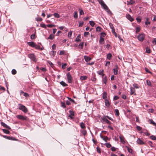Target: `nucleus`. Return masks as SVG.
<instances>
[{
    "label": "nucleus",
    "instance_id": "c9c22d12",
    "mask_svg": "<svg viewBox=\"0 0 156 156\" xmlns=\"http://www.w3.org/2000/svg\"><path fill=\"white\" fill-rule=\"evenodd\" d=\"M146 52L147 53H151V50L148 47L146 48Z\"/></svg>",
    "mask_w": 156,
    "mask_h": 156
},
{
    "label": "nucleus",
    "instance_id": "423d86ee",
    "mask_svg": "<svg viewBox=\"0 0 156 156\" xmlns=\"http://www.w3.org/2000/svg\"><path fill=\"white\" fill-rule=\"evenodd\" d=\"M136 142L140 144H145V143L141 139L138 138L136 141Z\"/></svg>",
    "mask_w": 156,
    "mask_h": 156
},
{
    "label": "nucleus",
    "instance_id": "f257e3e1",
    "mask_svg": "<svg viewBox=\"0 0 156 156\" xmlns=\"http://www.w3.org/2000/svg\"><path fill=\"white\" fill-rule=\"evenodd\" d=\"M18 108L25 113H27L28 112V109L24 105L21 104H18Z\"/></svg>",
    "mask_w": 156,
    "mask_h": 156
},
{
    "label": "nucleus",
    "instance_id": "8fccbe9b",
    "mask_svg": "<svg viewBox=\"0 0 156 156\" xmlns=\"http://www.w3.org/2000/svg\"><path fill=\"white\" fill-rule=\"evenodd\" d=\"M140 30V28L139 27H137L136 28V33L139 32Z\"/></svg>",
    "mask_w": 156,
    "mask_h": 156
},
{
    "label": "nucleus",
    "instance_id": "39448f33",
    "mask_svg": "<svg viewBox=\"0 0 156 156\" xmlns=\"http://www.w3.org/2000/svg\"><path fill=\"white\" fill-rule=\"evenodd\" d=\"M144 37L145 36L144 34H140L138 36V38L140 41H142L144 39Z\"/></svg>",
    "mask_w": 156,
    "mask_h": 156
},
{
    "label": "nucleus",
    "instance_id": "58836bf2",
    "mask_svg": "<svg viewBox=\"0 0 156 156\" xmlns=\"http://www.w3.org/2000/svg\"><path fill=\"white\" fill-rule=\"evenodd\" d=\"M150 138L153 140H156V136L154 135H151L150 136Z\"/></svg>",
    "mask_w": 156,
    "mask_h": 156
},
{
    "label": "nucleus",
    "instance_id": "e2e57ef3",
    "mask_svg": "<svg viewBox=\"0 0 156 156\" xmlns=\"http://www.w3.org/2000/svg\"><path fill=\"white\" fill-rule=\"evenodd\" d=\"M136 129H137L138 130H141V129H142V127L140 126H136Z\"/></svg>",
    "mask_w": 156,
    "mask_h": 156
},
{
    "label": "nucleus",
    "instance_id": "a878e982",
    "mask_svg": "<svg viewBox=\"0 0 156 156\" xmlns=\"http://www.w3.org/2000/svg\"><path fill=\"white\" fill-rule=\"evenodd\" d=\"M115 115L116 116H118L119 115V112L118 110L117 109H115Z\"/></svg>",
    "mask_w": 156,
    "mask_h": 156
},
{
    "label": "nucleus",
    "instance_id": "7c9ffc66",
    "mask_svg": "<svg viewBox=\"0 0 156 156\" xmlns=\"http://www.w3.org/2000/svg\"><path fill=\"white\" fill-rule=\"evenodd\" d=\"M97 73L100 75H101V74H103V73H104V70L103 69L100 70L98 71Z\"/></svg>",
    "mask_w": 156,
    "mask_h": 156
},
{
    "label": "nucleus",
    "instance_id": "a211bd4d",
    "mask_svg": "<svg viewBox=\"0 0 156 156\" xmlns=\"http://www.w3.org/2000/svg\"><path fill=\"white\" fill-rule=\"evenodd\" d=\"M102 81L105 84H106L107 81V78L106 76H105L103 78Z\"/></svg>",
    "mask_w": 156,
    "mask_h": 156
},
{
    "label": "nucleus",
    "instance_id": "0e129e2a",
    "mask_svg": "<svg viewBox=\"0 0 156 156\" xmlns=\"http://www.w3.org/2000/svg\"><path fill=\"white\" fill-rule=\"evenodd\" d=\"M34 47H35L36 49H40V47L39 45H37L36 44L35 45V46Z\"/></svg>",
    "mask_w": 156,
    "mask_h": 156
},
{
    "label": "nucleus",
    "instance_id": "49530a36",
    "mask_svg": "<svg viewBox=\"0 0 156 156\" xmlns=\"http://www.w3.org/2000/svg\"><path fill=\"white\" fill-rule=\"evenodd\" d=\"M16 71L15 69H13L12 70V74L15 75L16 74Z\"/></svg>",
    "mask_w": 156,
    "mask_h": 156
},
{
    "label": "nucleus",
    "instance_id": "a18cd8bd",
    "mask_svg": "<svg viewBox=\"0 0 156 156\" xmlns=\"http://www.w3.org/2000/svg\"><path fill=\"white\" fill-rule=\"evenodd\" d=\"M74 17L75 18H77L78 17V14L77 12H75L74 14Z\"/></svg>",
    "mask_w": 156,
    "mask_h": 156
},
{
    "label": "nucleus",
    "instance_id": "680f3d73",
    "mask_svg": "<svg viewBox=\"0 0 156 156\" xmlns=\"http://www.w3.org/2000/svg\"><path fill=\"white\" fill-rule=\"evenodd\" d=\"M136 20L138 23H140L141 21V19L139 17L136 18Z\"/></svg>",
    "mask_w": 156,
    "mask_h": 156
},
{
    "label": "nucleus",
    "instance_id": "a19ab883",
    "mask_svg": "<svg viewBox=\"0 0 156 156\" xmlns=\"http://www.w3.org/2000/svg\"><path fill=\"white\" fill-rule=\"evenodd\" d=\"M81 133L83 135H85L87 133V132L86 130L83 129L81 131Z\"/></svg>",
    "mask_w": 156,
    "mask_h": 156
},
{
    "label": "nucleus",
    "instance_id": "7ed1b4c3",
    "mask_svg": "<svg viewBox=\"0 0 156 156\" xmlns=\"http://www.w3.org/2000/svg\"><path fill=\"white\" fill-rule=\"evenodd\" d=\"M66 76H67V80L68 83H72L73 78L69 73H68Z\"/></svg>",
    "mask_w": 156,
    "mask_h": 156
},
{
    "label": "nucleus",
    "instance_id": "4c0bfd02",
    "mask_svg": "<svg viewBox=\"0 0 156 156\" xmlns=\"http://www.w3.org/2000/svg\"><path fill=\"white\" fill-rule=\"evenodd\" d=\"M146 83L147 84V85L150 86H151V83L150 81L149 80H146Z\"/></svg>",
    "mask_w": 156,
    "mask_h": 156
},
{
    "label": "nucleus",
    "instance_id": "412c9836",
    "mask_svg": "<svg viewBox=\"0 0 156 156\" xmlns=\"http://www.w3.org/2000/svg\"><path fill=\"white\" fill-rule=\"evenodd\" d=\"M112 55L110 53H108L107 55V58L109 60H110L112 59Z\"/></svg>",
    "mask_w": 156,
    "mask_h": 156
},
{
    "label": "nucleus",
    "instance_id": "774afa93",
    "mask_svg": "<svg viewBox=\"0 0 156 156\" xmlns=\"http://www.w3.org/2000/svg\"><path fill=\"white\" fill-rule=\"evenodd\" d=\"M111 150L112 151H115L116 150V148L114 147H112Z\"/></svg>",
    "mask_w": 156,
    "mask_h": 156
},
{
    "label": "nucleus",
    "instance_id": "b1692460",
    "mask_svg": "<svg viewBox=\"0 0 156 156\" xmlns=\"http://www.w3.org/2000/svg\"><path fill=\"white\" fill-rule=\"evenodd\" d=\"M80 126L82 129H84L85 128V124L83 122H82L80 123Z\"/></svg>",
    "mask_w": 156,
    "mask_h": 156
},
{
    "label": "nucleus",
    "instance_id": "37998d69",
    "mask_svg": "<svg viewBox=\"0 0 156 156\" xmlns=\"http://www.w3.org/2000/svg\"><path fill=\"white\" fill-rule=\"evenodd\" d=\"M105 145L106 147L108 148H109L111 146V144L109 143H106L105 144Z\"/></svg>",
    "mask_w": 156,
    "mask_h": 156
},
{
    "label": "nucleus",
    "instance_id": "72a5a7b5",
    "mask_svg": "<svg viewBox=\"0 0 156 156\" xmlns=\"http://www.w3.org/2000/svg\"><path fill=\"white\" fill-rule=\"evenodd\" d=\"M101 5H103L105 3L103 0H97Z\"/></svg>",
    "mask_w": 156,
    "mask_h": 156
},
{
    "label": "nucleus",
    "instance_id": "c756f323",
    "mask_svg": "<svg viewBox=\"0 0 156 156\" xmlns=\"http://www.w3.org/2000/svg\"><path fill=\"white\" fill-rule=\"evenodd\" d=\"M89 23H90V25H91V26L92 27H94V26L95 25V23H94V22L93 21H90L89 22Z\"/></svg>",
    "mask_w": 156,
    "mask_h": 156
},
{
    "label": "nucleus",
    "instance_id": "f03ea898",
    "mask_svg": "<svg viewBox=\"0 0 156 156\" xmlns=\"http://www.w3.org/2000/svg\"><path fill=\"white\" fill-rule=\"evenodd\" d=\"M28 56L34 62H36L37 60H36L34 54H29L28 55Z\"/></svg>",
    "mask_w": 156,
    "mask_h": 156
},
{
    "label": "nucleus",
    "instance_id": "cd10ccee",
    "mask_svg": "<svg viewBox=\"0 0 156 156\" xmlns=\"http://www.w3.org/2000/svg\"><path fill=\"white\" fill-rule=\"evenodd\" d=\"M54 38V36L52 34H51L49 37H48V39L53 40Z\"/></svg>",
    "mask_w": 156,
    "mask_h": 156
},
{
    "label": "nucleus",
    "instance_id": "2f4dec72",
    "mask_svg": "<svg viewBox=\"0 0 156 156\" xmlns=\"http://www.w3.org/2000/svg\"><path fill=\"white\" fill-rule=\"evenodd\" d=\"M102 7L105 10L107 9L108 7L107 5L104 3L103 5H101Z\"/></svg>",
    "mask_w": 156,
    "mask_h": 156
},
{
    "label": "nucleus",
    "instance_id": "9d476101",
    "mask_svg": "<svg viewBox=\"0 0 156 156\" xmlns=\"http://www.w3.org/2000/svg\"><path fill=\"white\" fill-rule=\"evenodd\" d=\"M1 125L3 126L4 127L7 128L9 129H11L5 123L3 122H1Z\"/></svg>",
    "mask_w": 156,
    "mask_h": 156
},
{
    "label": "nucleus",
    "instance_id": "9b49d317",
    "mask_svg": "<svg viewBox=\"0 0 156 156\" xmlns=\"http://www.w3.org/2000/svg\"><path fill=\"white\" fill-rule=\"evenodd\" d=\"M101 137L103 139V140H105L106 142H107V141L108 140H109L110 139H108V138L106 136H102L100 135Z\"/></svg>",
    "mask_w": 156,
    "mask_h": 156
},
{
    "label": "nucleus",
    "instance_id": "1a4fd4ad",
    "mask_svg": "<svg viewBox=\"0 0 156 156\" xmlns=\"http://www.w3.org/2000/svg\"><path fill=\"white\" fill-rule=\"evenodd\" d=\"M130 94H134L135 95H136V94L135 93V89L133 87H131L130 88Z\"/></svg>",
    "mask_w": 156,
    "mask_h": 156
},
{
    "label": "nucleus",
    "instance_id": "0eeeda50",
    "mask_svg": "<svg viewBox=\"0 0 156 156\" xmlns=\"http://www.w3.org/2000/svg\"><path fill=\"white\" fill-rule=\"evenodd\" d=\"M126 18L129 20L130 21L132 22L134 20L131 17V16L128 13L126 14Z\"/></svg>",
    "mask_w": 156,
    "mask_h": 156
},
{
    "label": "nucleus",
    "instance_id": "20e7f679",
    "mask_svg": "<svg viewBox=\"0 0 156 156\" xmlns=\"http://www.w3.org/2000/svg\"><path fill=\"white\" fill-rule=\"evenodd\" d=\"M106 118H101V122L103 123H106L109 125L111 124V122L108 121Z\"/></svg>",
    "mask_w": 156,
    "mask_h": 156
},
{
    "label": "nucleus",
    "instance_id": "6ab92c4d",
    "mask_svg": "<svg viewBox=\"0 0 156 156\" xmlns=\"http://www.w3.org/2000/svg\"><path fill=\"white\" fill-rule=\"evenodd\" d=\"M103 98L105 100V99H107L106 98H107V94L106 92H104L103 96H102Z\"/></svg>",
    "mask_w": 156,
    "mask_h": 156
},
{
    "label": "nucleus",
    "instance_id": "603ef678",
    "mask_svg": "<svg viewBox=\"0 0 156 156\" xmlns=\"http://www.w3.org/2000/svg\"><path fill=\"white\" fill-rule=\"evenodd\" d=\"M67 98H68V99L70 101H71L74 103H75V101L74 100L71 99V98H70L68 97H67Z\"/></svg>",
    "mask_w": 156,
    "mask_h": 156
},
{
    "label": "nucleus",
    "instance_id": "864d4df0",
    "mask_svg": "<svg viewBox=\"0 0 156 156\" xmlns=\"http://www.w3.org/2000/svg\"><path fill=\"white\" fill-rule=\"evenodd\" d=\"M36 37V36H35V34H32L31 35L30 38L31 39H33L35 38V37Z\"/></svg>",
    "mask_w": 156,
    "mask_h": 156
},
{
    "label": "nucleus",
    "instance_id": "6e6552de",
    "mask_svg": "<svg viewBox=\"0 0 156 156\" xmlns=\"http://www.w3.org/2000/svg\"><path fill=\"white\" fill-rule=\"evenodd\" d=\"M119 138L120 139L121 142L123 144H125V140L124 136H120L119 137Z\"/></svg>",
    "mask_w": 156,
    "mask_h": 156
},
{
    "label": "nucleus",
    "instance_id": "ddd939ff",
    "mask_svg": "<svg viewBox=\"0 0 156 156\" xmlns=\"http://www.w3.org/2000/svg\"><path fill=\"white\" fill-rule=\"evenodd\" d=\"M105 105L108 107H110V103L108 99H105Z\"/></svg>",
    "mask_w": 156,
    "mask_h": 156
},
{
    "label": "nucleus",
    "instance_id": "79ce46f5",
    "mask_svg": "<svg viewBox=\"0 0 156 156\" xmlns=\"http://www.w3.org/2000/svg\"><path fill=\"white\" fill-rule=\"evenodd\" d=\"M54 15L55 17L57 18H59L60 17L59 15L57 13H54Z\"/></svg>",
    "mask_w": 156,
    "mask_h": 156
},
{
    "label": "nucleus",
    "instance_id": "2eb2a0df",
    "mask_svg": "<svg viewBox=\"0 0 156 156\" xmlns=\"http://www.w3.org/2000/svg\"><path fill=\"white\" fill-rule=\"evenodd\" d=\"M27 43L30 46L32 47H34L35 44V43L33 42H28Z\"/></svg>",
    "mask_w": 156,
    "mask_h": 156
},
{
    "label": "nucleus",
    "instance_id": "5701e85b",
    "mask_svg": "<svg viewBox=\"0 0 156 156\" xmlns=\"http://www.w3.org/2000/svg\"><path fill=\"white\" fill-rule=\"evenodd\" d=\"M87 77L86 76H81L80 77V79L81 80H87Z\"/></svg>",
    "mask_w": 156,
    "mask_h": 156
},
{
    "label": "nucleus",
    "instance_id": "5fc2aeb1",
    "mask_svg": "<svg viewBox=\"0 0 156 156\" xmlns=\"http://www.w3.org/2000/svg\"><path fill=\"white\" fill-rule=\"evenodd\" d=\"M36 20L37 21H41L42 20V19L41 17H38L36 18Z\"/></svg>",
    "mask_w": 156,
    "mask_h": 156
},
{
    "label": "nucleus",
    "instance_id": "bb28decb",
    "mask_svg": "<svg viewBox=\"0 0 156 156\" xmlns=\"http://www.w3.org/2000/svg\"><path fill=\"white\" fill-rule=\"evenodd\" d=\"M3 131L5 133L7 134H9L10 133L9 131L6 129H2Z\"/></svg>",
    "mask_w": 156,
    "mask_h": 156
},
{
    "label": "nucleus",
    "instance_id": "69168bd1",
    "mask_svg": "<svg viewBox=\"0 0 156 156\" xmlns=\"http://www.w3.org/2000/svg\"><path fill=\"white\" fill-rule=\"evenodd\" d=\"M106 35V34L104 33V32H102L101 33V36L102 37H105V36Z\"/></svg>",
    "mask_w": 156,
    "mask_h": 156
},
{
    "label": "nucleus",
    "instance_id": "f8f14e48",
    "mask_svg": "<svg viewBox=\"0 0 156 156\" xmlns=\"http://www.w3.org/2000/svg\"><path fill=\"white\" fill-rule=\"evenodd\" d=\"M84 59L86 62H88L91 59V58L87 56H84Z\"/></svg>",
    "mask_w": 156,
    "mask_h": 156
},
{
    "label": "nucleus",
    "instance_id": "338daca9",
    "mask_svg": "<svg viewBox=\"0 0 156 156\" xmlns=\"http://www.w3.org/2000/svg\"><path fill=\"white\" fill-rule=\"evenodd\" d=\"M83 22H80L79 23V27H81L83 25Z\"/></svg>",
    "mask_w": 156,
    "mask_h": 156
},
{
    "label": "nucleus",
    "instance_id": "c03bdc74",
    "mask_svg": "<svg viewBox=\"0 0 156 156\" xmlns=\"http://www.w3.org/2000/svg\"><path fill=\"white\" fill-rule=\"evenodd\" d=\"M61 106L63 108H66V106L65 102H62L61 103Z\"/></svg>",
    "mask_w": 156,
    "mask_h": 156
},
{
    "label": "nucleus",
    "instance_id": "473e14b6",
    "mask_svg": "<svg viewBox=\"0 0 156 156\" xmlns=\"http://www.w3.org/2000/svg\"><path fill=\"white\" fill-rule=\"evenodd\" d=\"M133 86L134 87V88L138 89L139 88V87L138 84H136V83H134L133 85Z\"/></svg>",
    "mask_w": 156,
    "mask_h": 156
},
{
    "label": "nucleus",
    "instance_id": "aec40b11",
    "mask_svg": "<svg viewBox=\"0 0 156 156\" xmlns=\"http://www.w3.org/2000/svg\"><path fill=\"white\" fill-rule=\"evenodd\" d=\"M80 34H79L76 39L75 41L77 42H79L80 41Z\"/></svg>",
    "mask_w": 156,
    "mask_h": 156
},
{
    "label": "nucleus",
    "instance_id": "ea45409f",
    "mask_svg": "<svg viewBox=\"0 0 156 156\" xmlns=\"http://www.w3.org/2000/svg\"><path fill=\"white\" fill-rule=\"evenodd\" d=\"M72 31H69L68 34V37L69 38H71V37L72 36Z\"/></svg>",
    "mask_w": 156,
    "mask_h": 156
},
{
    "label": "nucleus",
    "instance_id": "f3484780",
    "mask_svg": "<svg viewBox=\"0 0 156 156\" xmlns=\"http://www.w3.org/2000/svg\"><path fill=\"white\" fill-rule=\"evenodd\" d=\"M60 83L61 85L64 87H66L68 86V84L66 83L63 81H62L60 82Z\"/></svg>",
    "mask_w": 156,
    "mask_h": 156
},
{
    "label": "nucleus",
    "instance_id": "bf43d9fd",
    "mask_svg": "<svg viewBox=\"0 0 156 156\" xmlns=\"http://www.w3.org/2000/svg\"><path fill=\"white\" fill-rule=\"evenodd\" d=\"M40 26L43 28H45L46 27V26L44 24H41Z\"/></svg>",
    "mask_w": 156,
    "mask_h": 156
},
{
    "label": "nucleus",
    "instance_id": "dca6fc26",
    "mask_svg": "<svg viewBox=\"0 0 156 156\" xmlns=\"http://www.w3.org/2000/svg\"><path fill=\"white\" fill-rule=\"evenodd\" d=\"M118 66H116L115 68L113 69V73L115 75H117L118 73Z\"/></svg>",
    "mask_w": 156,
    "mask_h": 156
},
{
    "label": "nucleus",
    "instance_id": "4468645a",
    "mask_svg": "<svg viewBox=\"0 0 156 156\" xmlns=\"http://www.w3.org/2000/svg\"><path fill=\"white\" fill-rule=\"evenodd\" d=\"M99 43L101 44H103L104 43V39L101 36L100 37Z\"/></svg>",
    "mask_w": 156,
    "mask_h": 156
},
{
    "label": "nucleus",
    "instance_id": "13d9d810",
    "mask_svg": "<svg viewBox=\"0 0 156 156\" xmlns=\"http://www.w3.org/2000/svg\"><path fill=\"white\" fill-rule=\"evenodd\" d=\"M135 3L134 1H130V2H128V4H130V5H132L134 4Z\"/></svg>",
    "mask_w": 156,
    "mask_h": 156
},
{
    "label": "nucleus",
    "instance_id": "e433bc0d",
    "mask_svg": "<svg viewBox=\"0 0 156 156\" xmlns=\"http://www.w3.org/2000/svg\"><path fill=\"white\" fill-rule=\"evenodd\" d=\"M84 43L83 42L81 43L79 45V48H80L81 49L83 48Z\"/></svg>",
    "mask_w": 156,
    "mask_h": 156
},
{
    "label": "nucleus",
    "instance_id": "de8ad7c7",
    "mask_svg": "<svg viewBox=\"0 0 156 156\" xmlns=\"http://www.w3.org/2000/svg\"><path fill=\"white\" fill-rule=\"evenodd\" d=\"M67 66V64L66 63H64L63 64L62 66V68L65 69L66 68Z\"/></svg>",
    "mask_w": 156,
    "mask_h": 156
},
{
    "label": "nucleus",
    "instance_id": "4be33fe9",
    "mask_svg": "<svg viewBox=\"0 0 156 156\" xmlns=\"http://www.w3.org/2000/svg\"><path fill=\"white\" fill-rule=\"evenodd\" d=\"M69 112L70 115L68 116V117H72L71 116H73L74 115V112L72 110L70 111Z\"/></svg>",
    "mask_w": 156,
    "mask_h": 156
},
{
    "label": "nucleus",
    "instance_id": "f704fd0d",
    "mask_svg": "<svg viewBox=\"0 0 156 156\" xmlns=\"http://www.w3.org/2000/svg\"><path fill=\"white\" fill-rule=\"evenodd\" d=\"M79 10L80 11V15H83L84 14V12L82 9H79Z\"/></svg>",
    "mask_w": 156,
    "mask_h": 156
},
{
    "label": "nucleus",
    "instance_id": "4d7b16f0",
    "mask_svg": "<svg viewBox=\"0 0 156 156\" xmlns=\"http://www.w3.org/2000/svg\"><path fill=\"white\" fill-rule=\"evenodd\" d=\"M97 151L99 153H101V149L100 147H97Z\"/></svg>",
    "mask_w": 156,
    "mask_h": 156
},
{
    "label": "nucleus",
    "instance_id": "09e8293b",
    "mask_svg": "<svg viewBox=\"0 0 156 156\" xmlns=\"http://www.w3.org/2000/svg\"><path fill=\"white\" fill-rule=\"evenodd\" d=\"M101 29V28L100 27L98 26L96 27V30L98 31H100Z\"/></svg>",
    "mask_w": 156,
    "mask_h": 156
},
{
    "label": "nucleus",
    "instance_id": "c85d7f7f",
    "mask_svg": "<svg viewBox=\"0 0 156 156\" xmlns=\"http://www.w3.org/2000/svg\"><path fill=\"white\" fill-rule=\"evenodd\" d=\"M149 121H150V123L154 126H156V123L155 122H154L153 120L152 119H150L149 120Z\"/></svg>",
    "mask_w": 156,
    "mask_h": 156
},
{
    "label": "nucleus",
    "instance_id": "6e6d98bb",
    "mask_svg": "<svg viewBox=\"0 0 156 156\" xmlns=\"http://www.w3.org/2000/svg\"><path fill=\"white\" fill-rule=\"evenodd\" d=\"M89 34V33L88 32H85L84 34V36L85 37H87V36Z\"/></svg>",
    "mask_w": 156,
    "mask_h": 156
},
{
    "label": "nucleus",
    "instance_id": "393cba45",
    "mask_svg": "<svg viewBox=\"0 0 156 156\" xmlns=\"http://www.w3.org/2000/svg\"><path fill=\"white\" fill-rule=\"evenodd\" d=\"M126 147L129 152L130 153H132L133 150L132 149H131L128 146H126Z\"/></svg>",
    "mask_w": 156,
    "mask_h": 156
},
{
    "label": "nucleus",
    "instance_id": "3c124183",
    "mask_svg": "<svg viewBox=\"0 0 156 156\" xmlns=\"http://www.w3.org/2000/svg\"><path fill=\"white\" fill-rule=\"evenodd\" d=\"M56 51H53L51 52V54L54 56L55 54H56Z\"/></svg>",
    "mask_w": 156,
    "mask_h": 156
},
{
    "label": "nucleus",
    "instance_id": "052dcab7",
    "mask_svg": "<svg viewBox=\"0 0 156 156\" xmlns=\"http://www.w3.org/2000/svg\"><path fill=\"white\" fill-rule=\"evenodd\" d=\"M47 26L48 27H51V28L52 27H55V25H52V24H48V25H47Z\"/></svg>",
    "mask_w": 156,
    "mask_h": 156
}]
</instances>
